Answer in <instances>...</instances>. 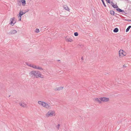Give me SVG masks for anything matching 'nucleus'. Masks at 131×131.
Masks as SVG:
<instances>
[{
  "instance_id": "27",
  "label": "nucleus",
  "mask_w": 131,
  "mask_h": 131,
  "mask_svg": "<svg viewBox=\"0 0 131 131\" xmlns=\"http://www.w3.org/2000/svg\"><path fill=\"white\" fill-rule=\"evenodd\" d=\"M74 35L75 36H77L78 35V33L77 32H75L74 33Z\"/></svg>"
},
{
  "instance_id": "24",
  "label": "nucleus",
  "mask_w": 131,
  "mask_h": 131,
  "mask_svg": "<svg viewBox=\"0 0 131 131\" xmlns=\"http://www.w3.org/2000/svg\"><path fill=\"white\" fill-rule=\"evenodd\" d=\"M39 32V29H36L35 30V32L36 33Z\"/></svg>"
},
{
  "instance_id": "6",
  "label": "nucleus",
  "mask_w": 131,
  "mask_h": 131,
  "mask_svg": "<svg viewBox=\"0 0 131 131\" xmlns=\"http://www.w3.org/2000/svg\"><path fill=\"white\" fill-rule=\"evenodd\" d=\"M101 101V103L103 102H106L109 101V99L106 97H101L100 99Z\"/></svg>"
},
{
  "instance_id": "17",
  "label": "nucleus",
  "mask_w": 131,
  "mask_h": 131,
  "mask_svg": "<svg viewBox=\"0 0 131 131\" xmlns=\"http://www.w3.org/2000/svg\"><path fill=\"white\" fill-rule=\"evenodd\" d=\"M116 10L117 11H118L119 12H121L123 13H125V12L124 11V10H122L119 8H117L116 9Z\"/></svg>"
},
{
  "instance_id": "18",
  "label": "nucleus",
  "mask_w": 131,
  "mask_h": 131,
  "mask_svg": "<svg viewBox=\"0 0 131 131\" xmlns=\"http://www.w3.org/2000/svg\"><path fill=\"white\" fill-rule=\"evenodd\" d=\"M66 41L68 42H71L72 41V40L70 38H67L66 39Z\"/></svg>"
},
{
  "instance_id": "13",
  "label": "nucleus",
  "mask_w": 131,
  "mask_h": 131,
  "mask_svg": "<svg viewBox=\"0 0 131 131\" xmlns=\"http://www.w3.org/2000/svg\"><path fill=\"white\" fill-rule=\"evenodd\" d=\"M111 5L114 8H118V6L116 4L115 5L114 4L113 2H111Z\"/></svg>"
},
{
  "instance_id": "29",
  "label": "nucleus",
  "mask_w": 131,
  "mask_h": 131,
  "mask_svg": "<svg viewBox=\"0 0 131 131\" xmlns=\"http://www.w3.org/2000/svg\"><path fill=\"white\" fill-rule=\"evenodd\" d=\"M123 68H126L127 67V66L125 64H124L123 65Z\"/></svg>"
},
{
  "instance_id": "3",
  "label": "nucleus",
  "mask_w": 131,
  "mask_h": 131,
  "mask_svg": "<svg viewBox=\"0 0 131 131\" xmlns=\"http://www.w3.org/2000/svg\"><path fill=\"white\" fill-rule=\"evenodd\" d=\"M26 64L28 66L34 69L39 70H43V69L42 68V67L38 66H37L36 65L33 64H29L28 62H26Z\"/></svg>"
},
{
  "instance_id": "19",
  "label": "nucleus",
  "mask_w": 131,
  "mask_h": 131,
  "mask_svg": "<svg viewBox=\"0 0 131 131\" xmlns=\"http://www.w3.org/2000/svg\"><path fill=\"white\" fill-rule=\"evenodd\" d=\"M18 18L19 19V21H20L21 20V15H20V14H19L18 15Z\"/></svg>"
},
{
  "instance_id": "26",
  "label": "nucleus",
  "mask_w": 131,
  "mask_h": 131,
  "mask_svg": "<svg viewBox=\"0 0 131 131\" xmlns=\"http://www.w3.org/2000/svg\"><path fill=\"white\" fill-rule=\"evenodd\" d=\"M60 126V125L58 124L57 126H56V128H57L58 129H59V127Z\"/></svg>"
},
{
  "instance_id": "25",
  "label": "nucleus",
  "mask_w": 131,
  "mask_h": 131,
  "mask_svg": "<svg viewBox=\"0 0 131 131\" xmlns=\"http://www.w3.org/2000/svg\"><path fill=\"white\" fill-rule=\"evenodd\" d=\"M101 1H102V2L103 3V5L104 6L106 7V6L105 5V4L104 1L103 0H101Z\"/></svg>"
},
{
  "instance_id": "11",
  "label": "nucleus",
  "mask_w": 131,
  "mask_h": 131,
  "mask_svg": "<svg viewBox=\"0 0 131 131\" xmlns=\"http://www.w3.org/2000/svg\"><path fill=\"white\" fill-rule=\"evenodd\" d=\"M64 88L63 87L61 86L56 88L55 89L56 91H60L62 90Z\"/></svg>"
},
{
  "instance_id": "4",
  "label": "nucleus",
  "mask_w": 131,
  "mask_h": 131,
  "mask_svg": "<svg viewBox=\"0 0 131 131\" xmlns=\"http://www.w3.org/2000/svg\"><path fill=\"white\" fill-rule=\"evenodd\" d=\"M55 115V111L52 110H49L45 115L46 117H52Z\"/></svg>"
},
{
  "instance_id": "22",
  "label": "nucleus",
  "mask_w": 131,
  "mask_h": 131,
  "mask_svg": "<svg viewBox=\"0 0 131 131\" xmlns=\"http://www.w3.org/2000/svg\"><path fill=\"white\" fill-rule=\"evenodd\" d=\"M110 13L111 15H114L115 12L114 11L111 10L110 11Z\"/></svg>"
},
{
  "instance_id": "10",
  "label": "nucleus",
  "mask_w": 131,
  "mask_h": 131,
  "mask_svg": "<svg viewBox=\"0 0 131 131\" xmlns=\"http://www.w3.org/2000/svg\"><path fill=\"white\" fill-rule=\"evenodd\" d=\"M101 99V97L99 98H96L94 99L93 100L94 101H96L98 102L100 104L101 103V101L100 100Z\"/></svg>"
},
{
  "instance_id": "1",
  "label": "nucleus",
  "mask_w": 131,
  "mask_h": 131,
  "mask_svg": "<svg viewBox=\"0 0 131 131\" xmlns=\"http://www.w3.org/2000/svg\"><path fill=\"white\" fill-rule=\"evenodd\" d=\"M29 75L31 77L36 78H43L41 77L42 74L40 73V72L38 71H32L29 72Z\"/></svg>"
},
{
  "instance_id": "20",
  "label": "nucleus",
  "mask_w": 131,
  "mask_h": 131,
  "mask_svg": "<svg viewBox=\"0 0 131 131\" xmlns=\"http://www.w3.org/2000/svg\"><path fill=\"white\" fill-rule=\"evenodd\" d=\"M26 13V12H23L21 10H20L19 13L20 14V15H23L25 14Z\"/></svg>"
},
{
  "instance_id": "2",
  "label": "nucleus",
  "mask_w": 131,
  "mask_h": 131,
  "mask_svg": "<svg viewBox=\"0 0 131 131\" xmlns=\"http://www.w3.org/2000/svg\"><path fill=\"white\" fill-rule=\"evenodd\" d=\"M26 64L28 66L34 69L39 70H43V69L42 68V67L38 66H37L36 65L33 64H29L28 62H26Z\"/></svg>"
},
{
  "instance_id": "7",
  "label": "nucleus",
  "mask_w": 131,
  "mask_h": 131,
  "mask_svg": "<svg viewBox=\"0 0 131 131\" xmlns=\"http://www.w3.org/2000/svg\"><path fill=\"white\" fill-rule=\"evenodd\" d=\"M43 107L48 109H50L51 108V105H50V104H48L45 102H44Z\"/></svg>"
},
{
  "instance_id": "12",
  "label": "nucleus",
  "mask_w": 131,
  "mask_h": 131,
  "mask_svg": "<svg viewBox=\"0 0 131 131\" xmlns=\"http://www.w3.org/2000/svg\"><path fill=\"white\" fill-rule=\"evenodd\" d=\"M44 102H45L40 101H38V103L39 105L42 106L43 107L44 105Z\"/></svg>"
},
{
  "instance_id": "23",
  "label": "nucleus",
  "mask_w": 131,
  "mask_h": 131,
  "mask_svg": "<svg viewBox=\"0 0 131 131\" xmlns=\"http://www.w3.org/2000/svg\"><path fill=\"white\" fill-rule=\"evenodd\" d=\"M130 28H131V26H129L126 30V32H127L128 31Z\"/></svg>"
},
{
  "instance_id": "14",
  "label": "nucleus",
  "mask_w": 131,
  "mask_h": 131,
  "mask_svg": "<svg viewBox=\"0 0 131 131\" xmlns=\"http://www.w3.org/2000/svg\"><path fill=\"white\" fill-rule=\"evenodd\" d=\"M63 7L64 9L66 10L69 11V10H70L69 8L66 5H64L63 6Z\"/></svg>"
},
{
  "instance_id": "9",
  "label": "nucleus",
  "mask_w": 131,
  "mask_h": 131,
  "mask_svg": "<svg viewBox=\"0 0 131 131\" xmlns=\"http://www.w3.org/2000/svg\"><path fill=\"white\" fill-rule=\"evenodd\" d=\"M19 104L20 106L24 107H27V105L26 103L23 102H20Z\"/></svg>"
},
{
  "instance_id": "5",
  "label": "nucleus",
  "mask_w": 131,
  "mask_h": 131,
  "mask_svg": "<svg viewBox=\"0 0 131 131\" xmlns=\"http://www.w3.org/2000/svg\"><path fill=\"white\" fill-rule=\"evenodd\" d=\"M118 54L119 57H121L124 56H125L127 54V53L123 50L120 49L119 51Z\"/></svg>"
},
{
  "instance_id": "16",
  "label": "nucleus",
  "mask_w": 131,
  "mask_h": 131,
  "mask_svg": "<svg viewBox=\"0 0 131 131\" xmlns=\"http://www.w3.org/2000/svg\"><path fill=\"white\" fill-rule=\"evenodd\" d=\"M21 2L22 4V5L24 6L26 4V1L24 0H21L20 1Z\"/></svg>"
},
{
  "instance_id": "21",
  "label": "nucleus",
  "mask_w": 131,
  "mask_h": 131,
  "mask_svg": "<svg viewBox=\"0 0 131 131\" xmlns=\"http://www.w3.org/2000/svg\"><path fill=\"white\" fill-rule=\"evenodd\" d=\"M118 31V28H116L113 30V31L115 32H117Z\"/></svg>"
},
{
  "instance_id": "8",
  "label": "nucleus",
  "mask_w": 131,
  "mask_h": 131,
  "mask_svg": "<svg viewBox=\"0 0 131 131\" xmlns=\"http://www.w3.org/2000/svg\"><path fill=\"white\" fill-rule=\"evenodd\" d=\"M15 19V17H13L10 19L11 22L10 23V24L12 25L13 24V25H12V26H13L15 24L16 22Z\"/></svg>"
},
{
  "instance_id": "28",
  "label": "nucleus",
  "mask_w": 131,
  "mask_h": 131,
  "mask_svg": "<svg viewBox=\"0 0 131 131\" xmlns=\"http://www.w3.org/2000/svg\"><path fill=\"white\" fill-rule=\"evenodd\" d=\"M106 1L107 3H110V0H105Z\"/></svg>"
},
{
  "instance_id": "15",
  "label": "nucleus",
  "mask_w": 131,
  "mask_h": 131,
  "mask_svg": "<svg viewBox=\"0 0 131 131\" xmlns=\"http://www.w3.org/2000/svg\"><path fill=\"white\" fill-rule=\"evenodd\" d=\"M17 32V31L15 30H12L10 31V33L11 34H15Z\"/></svg>"
}]
</instances>
